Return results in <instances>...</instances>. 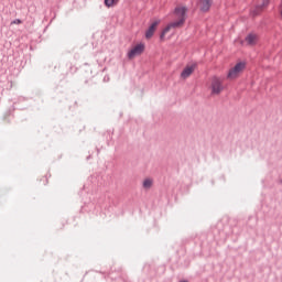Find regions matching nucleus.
Wrapping results in <instances>:
<instances>
[{
    "mask_svg": "<svg viewBox=\"0 0 282 282\" xmlns=\"http://www.w3.org/2000/svg\"><path fill=\"white\" fill-rule=\"evenodd\" d=\"M186 7H176L174 9V14L177 17V21L170 23L160 34V40L164 41V37L169 32H171V28H182V24L186 21Z\"/></svg>",
    "mask_w": 282,
    "mask_h": 282,
    "instance_id": "1",
    "label": "nucleus"
},
{
    "mask_svg": "<svg viewBox=\"0 0 282 282\" xmlns=\"http://www.w3.org/2000/svg\"><path fill=\"white\" fill-rule=\"evenodd\" d=\"M212 95L219 96L224 91V79L218 76L212 77Z\"/></svg>",
    "mask_w": 282,
    "mask_h": 282,
    "instance_id": "2",
    "label": "nucleus"
},
{
    "mask_svg": "<svg viewBox=\"0 0 282 282\" xmlns=\"http://www.w3.org/2000/svg\"><path fill=\"white\" fill-rule=\"evenodd\" d=\"M246 68V64L245 63H237L235 65V67L229 69V73L227 75V78H229L230 80L237 78V76H239V73L242 72Z\"/></svg>",
    "mask_w": 282,
    "mask_h": 282,
    "instance_id": "3",
    "label": "nucleus"
},
{
    "mask_svg": "<svg viewBox=\"0 0 282 282\" xmlns=\"http://www.w3.org/2000/svg\"><path fill=\"white\" fill-rule=\"evenodd\" d=\"M144 52V44L140 43L137 44L129 53L128 57L129 58H135V56H140Z\"/></svg>",
    "mask_w": 282,
    "mask_h": 282,
    "instance_id": "4",
    "label": "nucleus"
},
{
    "mask_svg": "<svg viewBox=\"0 0 282 282\" xmlns=\"http://www.w3.org/2000/svg\"><path fill=\"white\" fill-rule=\"evenodd\" d=\"M214 0H199L198 1V8L200 12H208L210 8L213 7Z\"/></svg>",
    "mask_w": 282,
    "mask_h": 282,
    "instance_id": "5",
    "label": "nucleus"
},
{
    "mask_svg": "<svg viewBox=\"0 0 282 282\" xmlns=\"http://www.w3.org/2000/svg\"><path fill=\"white\" fill-rule=\"evenodd\" d=\"M158 25H160V20H155L149 29L145 31V39H153V34H155V30H158Z\"/></svg>",
    "mask_w": 282,
    "mask_h": 282,
    "instance_id": "6",
    "label": "nucleus"
},
{
    "mask_svg": "<svg viewBox=\"0 0 282 282\" xmlns=\"http://www.w3.org/2000/svg\"><path fill=\"white\" fill-rule=\"evenodd\" d=\"M268 0H263L261 4L254 7V9L251 11V14L253 17H259V14L263 12V9L268 8Z\"/></svg>",
    "mask_w": 282,
    "mask_h": 282,
    "instance_id": "7",
    "label": "nucleus"
},
{
    "mask_svg": "<svg viewBox=\"0 0 282 282\" xmlns=\"http://www.w3.org/2000/svg\"><path fill=\"white\" fill-rule=\"evenodd\" d=\"M195 67H197V64H192L191 66H186L181 73V78L183 79L188 78L193 74V72H195Z\"/></svg>",
    "mask_w": 282,
    "mask_h": 282,
    "instance_id": "8",
    "label": "nucleus"
},
{
    "mask_svg": "<svg viewBox=\"0 0 282 282\" xmlns=\"http://www.w3.org/2000/svg\"><path fill=\"white\" fill-rule=\"evenodd\" d=\"M246 43L248 45H257V34H248L245 39Z\"/></svg>",
    "mask_w": 282,
    "mask_h": 282,
    "instance_id": "9",
    "label": "nucleus"
},
{
    "mask_svg": "<svg viewBox=\"0 0 282 282\" xmlns=\"http://www.w3.org/2000/svg\"><path fill=\"white\" fill-rule=\"evenodd\" d=\"M106 8H113V6H118L120 0H104Z\"/></svg>",
    "mask_w": 282,
    "mask_h": 282,
    "instance_id": "10",
    "label": "nucleus"
},
{
    "mask_svg": "<svg viewBox=\"0 0 282 282\" xmlns=\"http://www.w3.org/2000/svg\"><path fill=\"white\" fill-rule=\"evenodd\" d=\"M151 186H153V180L145 178L143 181V188H145V191H149V188H151Z\"/></svg>",
    "mask_w": 282,
    "mask_h": 282,
    "instance_id": "11",
    "label": "nucleus"
},
{
    "mask_svg": "<svg viewBox=\"0 0 282 282\" xmlns=\"http://www.w3.org/2000/svg\"><path fill=\"white\" fill-rule=\"evenodd\" d=\"M21 23H23V21H21V19H15L11 22V25H21Z\"/></svg>",
    "mask_w": 282,
    "mask_h": 282,
    "instance_id": "12",
    "label": "nucleus"
},
{
    "mask_svg": "<svg viewBox=\"0 0 282 282\" xmlns=\"http://www.w3.org/2000/svg\"><path fill=\"white\" fill-rule=\"evenodd\" d=\"M47 176L44 177V184H47Z\"/></svg>",
    "mask_w": 282,
    "mask_h": 282,
    "instance_id": "13",
    "label": "nucleus"
}]
</instances>
